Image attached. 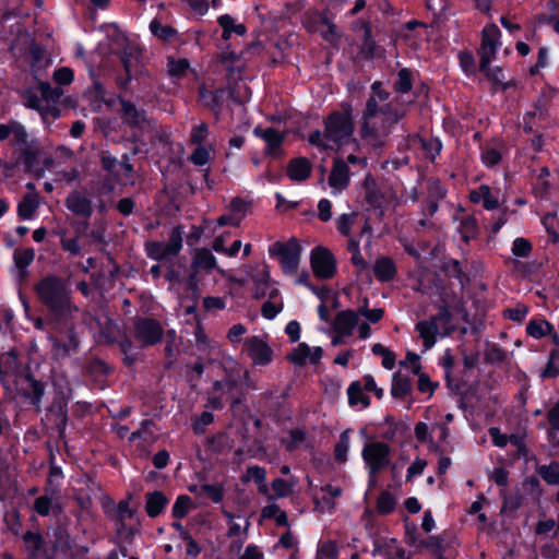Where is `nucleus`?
<instances>
[{"label":"nucleus","mask_w":559,"mask_h":559,"mask_svg":"<svg viewBox=\"0 0 559 559\" xmlns=\"http://www.w3.org/2000/svg\"><path fill=\"white\" fill-rule=\"evenodd\" d=\"M370 90L371 94L362 111L360 135L372 144H378L407 115L412 100L406 102L402 96L392 98L382 88L380 81H374Z\"/></svg>","instance_id":"obj_1"},{"label":"nucleus","mask_w":559,"mask_h":559,"mask_svg":"<svg viewBox=\"0 0 559 559\" xmlns=\"http://www.w3.org/2000/svg\"><path fill=\"white\" fill-rule=\"evenodd\" d=\"M34 292L38 301L56 320L67 321L79 311L72 301L69 283L58 275L44 276L34 285Z\"/></svg>","instance_id":"obj_2"},{"label":"nucleus","mask_w":559,"mask_h":559,"mask_svg":"<svg viewBox=\"0 0 559 559\" xmlns=\"http://www.w3.org/2000/svg\"><path fill=\"white\" fill-rule=\"evenodd\" d=\"M121 49L112 51L116 53L124 70V75L117 78V85L119 88L128 92L132 80L145 83L148 76L146 70L141 62V49L136 44L128 41L126 38L121 39Z\"/></svg>","instance_id":"obj_3"},{"label":"nucleus","mask_w":559,"mask_h":559,"mask_svg":"<svg viewBox=\"0 0 559 559\" xmlns=\"http://www.w3.org/2000/svg\"><path fill=\"white\" fill-rule=\"evenodd\" d=\"M325 138L330 144L341 146L347 144L354 133V121L350 108L333 111L324 120Z\"/></svg>","instance_id":"obj_4"},{"label":"nucleus","mask_w":559,"mask_h":559,"mask_svg":"<svg viewBox=\"0 0 559 559\" xmlns=\"http://www.w3.org/2000/svg\"><path fill=\"white\" fill-rule=\"evenodd\" d=\"M361 456L367 466L370 483L374 484L377 474L391 463V449L384 442L372 441L365 444Z\"/></svg>","instance_id":"obj_5"},{"label":"nucleus","mask_w":559,"mask_h":559,"mask_svg":"<svg viewBox=\"0 0 559 559\" xmlns=\"http://www.w3.org/2000/svg\"><path fill=\"white\" fill-rule=\"evenodd\" d=\"M182 228L176 226L171 229L168 240L147 241L145 243L146 255L155 261H163L179 254L183 246Z\"/></svg>","instance_id":"obj_6"},{"label":"nucleus","mask_w":559,"mask_h":559,"mask_svg":"<svg viewBox=\"0 0 559 559\" xmlns=\"http://www.w3.org/2000/svg\"><path fill=\"white\" fill-rule=\"evenodd\" d=\"M213 270L222 272L217 266V261L212 251L207 248H197L193 251L192 261L190 264V274L187 277V286L192 290V294L198 292V275L200 273L209 274Z\"/></svg>","instance_id":"obj_7"},{"label":"nucleus","mask_w":559,"mask_h":559,"mask_svg":"<svg viewBox=\"0 0 559 559\" xmlns=\"http://www.w3.org/2000/svg\"><path fill=\"white\" fill-rule=\"evenodd\" d=\"M269 253L271 257L280 258L282 269L286 274L296 273L301 253V247L296 238H292L287 242H274L269 248Z\"/></svg>","instance_id":"obj_8"},{"label":"nucleus","mask_w":559,"mask_h":559,"mask_svg":"<svg viewBox=\"0 0 559 559\" xmlns=\"http://www.w3.org/2000/svg\"><path fill=\"white\" fill-rule=\"evenodd\" d=\"M310 264L313 274L321 280L332 278L336 272V261L332 252L321 246L312 249Z\"/></svg>","instance_id":"obj_9"},{"label":"nucleus","mask_w":559,"mask_h":559,"mask_svg":"<svg viewBox=\"0 0 559 559\" xmlns=\"http://www.w3.org/2000/svg\"><path fill=\"white\" fill-rule=\"evenodd\" d=\"M500 36V29L496 24H488L483 28L481 44L478 50L479 62H483V67L496 58V53L501 46Z\"/></svg>","instance_id":"obj_10"},{"label":"nucleus","mask_w":559,"mask_h":559,"mask_svg":"<svg viewBox=\"0 0 559 559\" xmlns=\"http://www.w3.org/2000/svg\"><path fill=\"white\" fill-rule=\"evenodd\" d=\"M163 328L154 319L138 318L134 322V337L142 346H153L163 337Z\"/></svg>","instance_id":"obj_11"},{"label":"nucleus","mask_w":559,"mask_h":559,"mask_svg":"<svg viewBox=\"0 0 559 559\" xmlns=\"http://www.w3.org/2000/svg\"><path fill=\"white\" fill-rule=\"evenodd\" d=\"M120 103V115L121 120L124 124L132 129L143 130L150 127L151 120L147 117L145 109L138 107L134 103L127 100L122 97H118Z\"/></svg>","instance_id":"obj_12"},{"label":"nucleus","mask_w":559,"mask_h":559,"mask_svg":"<svg viewBox=\"0 0 559 559\" xmlns=\"http://www.w3.org/2000/svg\"><path fill=\"white\" fill-rule=\"evenodd\" d=\"M243 346L254 366H266L272 362L273 350L260 336L248 337Z\"/></svg>","instance_id":"obj_13"},{"label":"nucleus","mask_w":559,"mask_h":559,"mask_svg":"<svg viewBox=\"0 0 559 559\" xmlns=\"http://www.w3.org/2000/svg\"><path fill=\"white\" fill-rule=\"evenodd\" d=\"M348 185L349 167L344 159L335 158L329 176V186L332 188V193L337 194L342 192Z\"/></svg>","instance_id":"obj_14"},{"label":"nucleus","mask_w":559,"mask_h":559,"mask_svg":"<svg viewBox=\"0 0 559 559\" xmlns=\"http://www.w3.org/2000/svg\"><path fill=\"white\" fill-rule=\"evenodd\" d=\"M52 349L58 357H67L76 353L80 347V341L72 328L68 329L64 335L50 337Z\"/></svg>","instance_id":"obj_15"},{"label":"nucleus","mask_w":559,"mask_h":559,"mask_svg":"<svg viewBox=\"0 0 559 559\" xmlns=\"http://www.w3.org/2000/svg\"><path fill=\"white\" fill-rule=\"evenodd\" d=\"M48 416L53 420L57 430L62 433L68 423V401L62 392L53 397L48 407Z\"/></svg>","instance_id":"obj_16"},{"label":"nucleus","mask_w":559,"mask_h":559,"mask_svg":"<svg viewBox=\"0 0 559 559\" xmlns=\"http://www.w3.org/2000/svg\"><path fill=\"white\" fill-rule=\"evenodd\" d=\"M66 206L76 216L88 218L93 213V206L90 199L79 191L71 192L66 199Z\"/></svg>","instance_id":"obj_17"},{"label":"nucleus","mask_w":559,"mask_h":559,"mask_svg":"<svg viewBox=\"0 0 559 559\" xmlns=\"http://www.w3.org/2000/svg\"><path fill=\"white\" fill-rule=\"evenodd\" d=\"M415 330L423 340L424 352L432 348L437 342L439 326L436 319L421 320L415 325Z\"/></svg>","instance_id":"obj_18"},{"label":"nucleus","mask_w":559,"mask_h":559,"mask_svg":"<svg viewBox=\"0 0 559 559\" xmlns=\"http://www.w3.org/2000/svg\"><path fill=\"white\" fill-rule=\"evenodd\" d=\"M358 324V313L354 310L340 311L333 323L332 329L335 333L350 336Z\"/></svg>","instance_id":"obj_19"},{"label":"nucleus","mask_w":559,"mask_h":559,"mask_svg":"<svg viewBox=\"0 0 559 559\" xmlns=\"http://www.w3.org/2000/svg\"><path fill=\"white\" fill-rule=\"evenodd\" d=\"M253 134L261 138L267 144L266 153L270 155H276L284 141V134L274 128L255 127Z\"/></svg>","instance_id":"obj_20"},{"label":"nucleus","mask_w":559,"mask_h":559,"mask_svg":"<svg viewBox=\"0 0 559 559\" xmlns=\"http://www.w3.org/2000/svg\"><path fill=\"white\" fill-rule=\"evenodd\" d=\"M10 135L13 136V142L16 145H26L28 142V133L25 127L15 120H11L7 124L0 123V141L9 139Z\"/></svg>","instance_id":"obj_21"},{"label":"nucleus","mask_w":559,"mask_h":559,"mask_svg":"<svg viewBox=\"0 0 559 559\" xmlns=\"http://www.w3.org/2000/svg\"><path fill=\"white\" fill-rule=\"evenodd\" d=\"M312 165L306 157H297L289 160L287 176L290 180L302 182L310 177Z\"/></svg>","instance_id":"obj_22"},{"label":"nucleus","mask_w":559,"mask_h":559,"mask_svg":"<svg viewBox=\"0 0 559 559\" xmlns=\"http://www.w3.org/2000/svg\"><path fill=\"white\" fill-rule=\"evenodd\" d=\"M479 70L486 75L488 81L491 82L495 91H506L514 85L512 81L506 80L504 72L499 67H490V63H486V66L483 67V62H479Z\"/></svg>","instance_id":"obj_23"},{"label":"nucleus","mask_w":559,"mask_h":559,"mask_svg":"<svg viewBox=\"0 0 559 559\" xmlns=\"http://www.w3.org/2000/svg\"><path fill=\"white\" fill-rule=\"evenodd\" d=\"M27 386L24 389V395L29 403L36 408L37 412L41 411V399L45 394V383L36 380L33 376L25 377Z\"/></svg>","instance_id":"obj_24"},{"label":"nucleus","mask_w":559,"mask_h":559,"mask_svg":"<svg viewBox=\"0 0 559 559\" xmlns=\"http://www.w3.org/2000/svg\"><path fill=\"white\" fill-rule=\"evenodd\" d=\"M469 200L473 203H481L484 209L491 211L499 206V201L492 195L490 188L487 185H481L476 190L469 193Z\"/></svg>","instance_id":"obj_25"},{"label":"nucleus","mask_w":559,"mask_h":559,"mask_svg":"<svg viewBox=\"0 0 559 559\" xmlns=\"http://www.w3.org/2000/svg\"><path fill=\"white\" fill-rule=\"evenodd\" d=\"M168 503L167 497L159 490L146 493L145 511L150 518L158 516Z\"/></svg>","instance_id":"obj_26"},{"label":"nucleus","mask_w":559,"mask_h":559,"mask_svg":"<svg viewBox=\"0 0 559 559\" xmlns=\"http://www.w3.org/2000/svg\"><path fill=\"white\" fill-rule=\"evenodd\" d=\"M373 273L379 282H390L396 274V267L390 258H379L373 265Z\"/></svg>","instance_id":"obj_27"},{"label":"nucleus","mask_w":559,"mask_h":559,"mask_svg":"<svg viewBox=\"0 0 559 559\" xmlns=\"http://www.w3.org/2000/svg\"><path fill=\"white\" fill-rule=\"evenodd\" d=\"M39 206L36 192L26 193L17 205V215L22 219H31Z\"/></svg>","instance_id":"obj_28"},{"label":"nucleus","mask_w":559,"mask_h":559,"mask_svg":"<svg viewBox=\"0 0 559 559\" xmlns=\"http://www.w3.org/2000/svg\"><path fill=\"white\" fill-rule=\"evenodd\" d=\"M413 143H414V145H417L418 147H420L424 151L426 158H428L430 160H435L436 157L440 154L441 148H442V144H441L440 140L437 138H432V136H430V138L416 136L413 140Z\"/></svg>","instance_id":"obj_29"},{"label":"nucleus","mask_w":559,"mask_h":559,"mask_svg":"<svg viewBox=\"0 0 559 559\" xmlns=\"http://www.w3.org/2000/svg\"><path fill=\"white\" fill-rule=\"evenodd\" d=\"M189 490L200 498L210 499L214 503H218L223 500V487L221 485H193L189 487Z\"/></svg>","instance_id":"obj_30"},{"label":"nucleus","mask_w":559,"mask_h":559,"mask_svg":"<svg viewBox=\"0 0 559 559\" xmlns=\"http://www.w3.org/2000/svg\"><path fill=\"white\" fill-rule=\"evenodd\" d=\"M239 378H240V371L239 370L236 371L235 369H231L230 371L226 370V376L223 380L224 384L226 386V394H228L233 400V402H231L233 406L242 403V400H243L242 396L236 395V391L239 388Z\"/></svg>","instance_id":"obj_31"},{"label":"nucleus","mask_w":559,"mask_h":559,"mask_svg":"<svg viewBox=\"0 0 559 559\" xmlns=\"http://www.w3.org/2000/svg\"><path fill=\"white\" fill-rule=\"evenodd\" d=\"M413 384L409 377L402 374L401 372L395 373L392 379L391 394L396 399L406 397L412 391Z\"/></svg>","instance_id":"obj_32"},{"label":"nucleus","mask_w":559,"mask_h":559,"mask_svg":"<svg viewBox=\"0 0 559 559\" xmlns=\"http://www.w3.org/2000/svg\"><path fill=\"white\" fill-rule=\"evenodd\" d=\"M217 22L223 28L222 38L224 40L229 39L233 33L242 36L247 32V28L243 24H235L234 19L228 14L221 15Z\"/></svg>","instance_id":"obj_33"},{"label":"nucleus","mask_w":559,"mask_h":559,"mask_svg":"<svg viewBox=\"0 0 559 559\" xmlns=\"http://www.w3.org/2000/svg\"><path fill=\"white\" fill-rule=\"evenodd\" d=\"M364 39L360 47V51L367 58L380 57L383 52L382 48L377 45L371 36V28L368 25H364Z\"/></svg>","instance_id":"obj_34"},{"label":"nucleus","mask_w":559,"mask_h":559,"mask_svg":"<svg viewBox=\"0 0 559 559\" xmlns=\"http://www.w3.org/2000/svg\"><path fill=\"white\" fill-rule=\"evenodd\" d=\"M223 96H224V90H222V88H218L215 91H210V90L205 88L204 86H201L199 90L200 100L205 106H207L209 108H211L213 110L219 109V107L222 105Z\"/></svg>","instance_id":"obj_35"},{"label":"nucleus","mask_w":559,"mask_h":559,"mask_svg":"<svg viewBox=\"0 0 559 559\" xmlns=\"http://www.w3.org/2000/svg\"><path fill=\"white\" fill-rule=\"evenodd\" d=\"M459 231L465 242L474 239L478 234V225L476 218L471 215L463 217L459 225Z\"/></svg>","instance_id":"obj_36"},{"label":"nucleus","mask_w":559,"mask_h":559,"mask_svg":"<svg viewBox=\"0 0 559 559\" xmlns=\"http://www.w3.org/2000/svg\"><path fill=\"white\" fill-rule=\"evenodd\" d=\"M412 76L413 72L408 68L401 69L393 84L394 91L401 95L411 92L413 87Z\"/></svg>","instance_id":"obj_37"},{"label":"nucleus","mask_w":559,"mask_h":559,"mask_svg":"<svg viewBox=\"0 0 559 559\" xmlns=\"http://www.w3.org/2000/svg\"><path fill=\"white\" fill-rule=\"evenodd\" d=\"M150 31L155 37L164 41H170L177 35V32L174 27L164 25L156 19L150 23Z\"/></svg>","instance_id":"obj_38"},{"label":"nucleus","mask_w":559,"mask_h":559,"mask_svg":"<svg viewBox=\"0 0 559 559\" xmlns=\"http://www.w3.org/2000/svg\"><path fill=\"white\" fill-rule=\"evenodd\" d=\"M552 325L546 320H532L526 325V332L534 338H540L552 332Z\"/></svg>","instance_id":"obj_39"},{"label":"nucleus","mask_w":559,"mask_h":559,"mask_svg":"<svg viewBox=\"0 0 559 559\" xmlns=\"http://www.w3.org/2000/svg\"><path fill=\"white\" fill-rule=\"evenodd\" d=\"M419 547L428 548L441 557V555L447 550V548L451 547V545L445 544L443 535H433L426 540L420 539Z\"/></svg>","instance_id":"obj_40"},{"label":"nucleus","mask_w":559,"mask_h":559,"mask_svg":"<svg viewBox=\"0 0 559 559\" xmlns=\"http://www.w3.org/2000/svg\"><path fill=\"white\" fill-rule=\"evenodd\" d=\"M34 258L35 252L32 248L16 249L13 253L14 264L23 273L34 261Z\"/></svg>","instance_id":"obj_41"},{"label":"nucleus","mask_w":559,"mask_h":559,"mask_svg":"<svg viewBox=\"0 0 559 559\" xmlns=\"http://www.w3.org/2000/svg\"><path fill=\"white\" fill-rule=\"evenodd\" d=\"M210 135L209 124L199 122L191 128L189 143L192 145H203Z\"/></svg>","instance_id":"obj_42"},{"label":"nucleus","mask_w":559,"mask_h":559,"mask_svg":"<svg viewBox=\"0 0 559 559\" xmlns=\"http://www.w3.org/2000/svg\"><path fill=\"white\" fill-rule=\"evenodd\" d=\"M136 511L130 507L128 500H121L117 507L119 531L126 527L127 521L135 520Z\"/></svg>","instance_id":"obj_43"},{"label":"nucleus","mask_w":559,"mask_h":559,"mask_svg":"<svg viewBox=\"0 0 559 559\" xmlns=\"http://www.w3.org/2000/svg\"><path fill=\"white\" fill-rule=\"evenodd\" d=\"M347 394L350 405L361 404L365 407L369 405V397L364 394L359 382H353L347 389Z\"/></svg>","instance_id":"obj_44"},{"label":"nucleus","mask_w":559,"mask_h":559,"mask_svg":"<svg viewBox=\"0 0 559 559\" xmlns=\"http://www.w3.org/2000/svg\"><path fill=\"white\" fill-rule=\"evenodd\" d=\"M192 508V500L187 495H180L176 499L174 506H173V515L177 519H182L191 511Z\"/></svg>","instance_id":"obj_45"},{"label":"nucleus","mask_w":559,"mask_h":559,"mask_svg":"<svg viewBox=\"0 0 559 559\" xmlns=\"http://www.w3.org/2000/svg\"><path fill=\"white\" fill-rule=\"evenodd\" d=\"M357 216H358V214L356 212L344 213V214L340 215L335 222L337 230L342 235L349 237L352 227L355 224Z\"/></svg>","instance_id":"obj_46"},{"label":"nucleus","mask_w":559,"mask_h":559,"mask_svg":"<svg viewBox=\"0 0 559 559\" xmlns=\"http://www.w3.org/2000/svg\"><path fill=\"white\" fill-rule=\"evenodd\" d=\"M540 477L550 485H559V465L551 463L549 465H540L538 467Z\"/></svg>","instance_id":"obj_47"},{"label":"nucleus","mask_w":559,"mask_h":559,"mask_svg":"<svg viewBox=\"0 0 559 559\" xmlns=\"http://www.w3.org/2000/svg\"><path fill=\"white\" fill-rule=\"evenodd\" d=\"M311 348L306 343H300L294 352L288 356V359L298 366H304L310 361Z\"/></svg>","instance_id":"obj_48"},{"label":"nucleus","mask_w":559,"mask_h":559,"mask_svg":"<svg viewBox=\"0 0 559 559\" xmlns=\"http://www.w3.org/2000/svg\"><path fill=\"white\" fill-rule=\"evenodd\" d=\"M395 498L389 491H382L377 500V511L380 514H389L395 509Z\"/></svg>","instance_id":"obj_49"},{"label":"nucleus","mask_w":559,"mask_h":559,"mask_svg":"<svg viewBox=\"0 0 559 559\" xmlns=\"http://www.w3.org/2000/svg\"><path fill=\"white\" fill-rule=\"evenodd\" d=\"M211 150L213 148H207L204 145H197L190 155L189 160L195 166H205L211 159Z\"/></svg>","instance_id":"obj_50"},{"label":"nucleus","mask_w":559,"mask_h":559,"mask_svg":"<svg viewBox=\"0 0 559 559\" xmlns=\"http://www.w3.org/2000/svg\"><path fill=\"white\" fill-rule=\"evenodd\" d=\"M349 449V435L348 430L343 431L340 435V439L334 449L335 460L338 462H345L347 460V452Z\"/></svg>","instance_id":"obj_51"},{"label":"nucleus","mask_w":559,"mask_h":559,"mask_svg":"<svg viewBox=\"0 0 559 559\" xmlns=\"http://www.w3.org/2000/svg\"><path fill=\"white\" fill-rule=\"evenodd\" d=\"M447 194V190L439 179L430 178L427 180V198L433 200H442Z\"/></svg>","instance_id":"obj_52"},{"label":"nucleus","mask_w":559,"mask_h":559,"mask_svg":"<svg viewBox=\"0 0 559 559\" xmlns=\"http://www.w3.org/2000/svg\"><path fill=\"white\" fill-rule=\"evenodd\" d=\"M37 91L40 97L47 102H58L62 92L58 87H52L48 82H40Z\"/></svg>","instance_id":"obj_53"},{"label":"nucleus","mask_w":559,"mask_h":559,"mask_svg":"<svg viewBox=\"0 0 559 559\" xmlns=\"http://www.w3.org/2000/svg\"><path fill=\"white\" fill-rule=\"evenodd\" d=\"M56 508L59 509V507L56 504ZM55 509V506L52 503V499L47 496L43 495L35 499L34 501V510L37 514L41 516H47L50 514V512Z\"/></svg>","instance_id":"obj_54"},{"label":"nucleus","mask_w":559,"mask_h":559,"mask_svg":"<svg viewBox=\"0 0 559 559\" xmlns=\"http://www.w3.org/2000/svg\"><path fill=\"white\" fill-rule=\"evenodd\" d=\"M480 157L487 167H493L500 163L501 153L493 146H485L481 148Z\"/></svg>","instance_id":"obj_55"},{"label":"nucleus","mask_w":559,"mask_h":559,"mask_svg":"<svg viewBox=\"0 0 559 559\" xmlns=\"http://www.w3.org/2000/svg\"><path fill=\"white\" fill-rule=\"evenodd\" d=\"M283 301L278 300H266L261 308L262 316L267 320H273L282 310Z\"/></svg>","instance_id":"obj_56"},{"label":"nucleus","mask_w":559,"mask_h":559,"mask_svg":"<svg viewBox=\"0 0 559 559\" xmlns=\"http://www.w3.org/2000/svg\"><path fill=\"white\" fill-rule=\"evenodd\" d=\"M250 278L254 283V285L270 286L271 277L267 265L263 264L261 266H257L251 273Z\"/></svg>","instance_id":"obj_57"},{"label":"nucleus","mask_w":559,"mask_h":559,"mask_svg":"<svg viewBox=\"0 0 559 559\" xmlns=\"http://www.w3.org/2000/svg\"><path fill=\"white\" fill-rule=\"evenodd\" d=\"M188 68L189 62L186 59H169L168 61V73L174 78H182L187 73Z\"/></svg>","instance_id":"obj_58"},{"label":"nucleus","mask_w":559,"mask_h":559,"mask_svg":"<svg viewBox=\"0 0 559 559\" xmlns=\"http://www.w3.org/2000/svg\"><path fill=\"white\" fill-rule=\"evenodd\" d=\"M229 94L234 102L245 104L250 98L251 92L245 83H241L231 87Z\"/></svg>","instance_id":"obj_59"},{"label":"nucleus","mask_w":559,"mask_h":559,"mask_svg":"<svg viewBox=\"0 0 559 559\" xmlns=\"http://www.w3.org/2000/svg\"><path fill=\"white\" fill-rule=\"evenodd\" d=\"M532 251V243L522 237H518L513 240L512 243V253L515 257L525 258Z\"/></svg>","instance_id":"obj_60"},{"label":"nucleus","mask_w":559,"mask_h":559,"mask_svg":"<svg viewBox=\"0 0 559 559\" xmlns=\"http://www.w3.org/2000/svg\"><path fill=\"white\" fill-rule=\"evenodd\" d=\"M489 436L492 440V443L496 445V447H499V448H503L508 444V442H516L518 438L516 436L514 435H511L510 437L504 435V433H501L500 430L496 427H491L489 429Z\"/></svg>","instance_id":"obj_61"},{"label":"nucleus","mask_w":559,"mask_h":559,"mask_svg":"<svg viewBox=\"0 0 559 559\" xmlns=\"http://www.w3.org/2000/svg\"><path fill=\"white\" fill-rule=\"evenodd\" d=\"M57 102H47L45 100L38 112L41 116L43 120L46 121L48 119H57L60 116V109L56 106Z\"/></svg>","instance_id":"obj_62"},{"label":"nucleus","mask_w":559,"mask_h":559,"mask_svg":"<svg viewBox=\"0 0 559 559\" xmlns=\"http://www.w3.org/2000/svg\"><path fill=\"white\" fill-rule=\"evenodd\" d=\"M100 164L104 170L111 174L114 177L118 176L119 160L107 153H103L100 157Z\"/></svg>","instance_id":"obj_63"},{"label":"nucleus","mask_w":559,"mask_h":559,"mask_svg":"<svg viewBox=\"0 0 559 559\" xmlns=\"http://www.w3.org/2000/svg\"><path fill=\"white\" fill-rule=\"evenodd\" d=\"M271 486L277 498L287 497L293 490L292 485L283 478L274 479Z\"/></svg>","instance_id":"obj_64"}]
</instances>
